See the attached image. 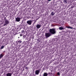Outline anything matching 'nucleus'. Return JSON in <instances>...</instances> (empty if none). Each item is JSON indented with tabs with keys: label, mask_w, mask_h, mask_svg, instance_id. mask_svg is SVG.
I'll return each mask as SVG.
<instances>
[{
	"label": "nucleus",
	"mask_w": 76,
	"mask_h": 76,
	"mask_svg": "<svg viewBox=\"0 0 76 76\" xmlns=\"http://www.w3.org/2000/svg\"><path fill=\"white\" fill-rule=\"evenodd\" d=\"M49 32L51 34H55L56 33V29L54 28H51L49 29Z\"/></svg>",
	"instance_id": "f257e3e1"
},
{
	"label": "nucleus",
	"mask_w": 76,
	"mask_h": 76,
	"mask_svg": "<svg viewBox=\"0 0 76 76\" xmlns=\"http://www.w3.org/2000/svg\"><path fill=\"white\" fill-rule=\"evenodd\" d=\"M51 35V33L49 32L46 33L45 34V36L46 37V38H48V37H50Z\"/></svg>",
	"instance_id": "f03ea898"
},
{
	"label": "nucleus",
	"mask_w": 76,
	"mask_h": 76,
	"mask_svg": "<svg viewBox=\"0 0 76 76\" xmlns=\"http://www.w3.org/2000/svg\"><path fill=\"white\" fill-rule=\"evenodd\" d=\"M5 23L4 25V26L7 25L9 24V21L7 20H5Z\"/></svg>",
	"instance_id": "7ed1b4c3"
},
{
	"label": "nucleus",
	"mask_w": 76,
	"mask_h": 76,
	"mask_svg": "<svg viewBox=\"0 0 76 76\" xmlns=\"http://www.w3.org/2000/svg\"><path fill=\"white\" fill-rule=\"evenodd\" d=\"M32 21L31 20H28L27 21V23L29 25H31L32 24Z\"/></svg>",
	"instance_id": "20e7f679"
},
{
	"label": "nucleus",
	"mask_w": 76,
	"mask_h": 76,
	"mask_svg": "<svg viewBox=\"0 0 76 76\" xmlns=\"http://www.w3.org/2000/svg\"><path fill=\"white\" fill-rule=\"evenodd\" d=\"M40 71L39 70H36L35 72V75H39V73Z\"/></svg>",
	"instance_id": "39448f33"
},
{
	"label": "nucleus",
	"mask_w": 76,
	"mask_h": 76,
	"mask_svg": "<svg viewBox=\"0 0 76 76\" xmlns=\"http://www.w3.org/2000/svg\"><path fill=\"white\" fill-rule=\"evenodd\" d=\"M15 20L17 22H19L20 20V18L19 17L15 18Z\"/></svg>",
	"instance_id": "423d86ee"
},
{
	"label": "nucleus",
	"mask_w": 76,
	"mask_h": 76,
	"mask_svg": "<svg viewBox=\"0 0 76 76\" xmlns=\"http://www.w3.org/2000/svg\"><path fill=\"white\" fill-rule=\"evenodd\" d=\"M50 15L51 16H53V15H55V12H54L53 11H52Z\"/></svg>",
	"instance_id": "0eeeda50"
},
{
	"label": "nucleus",
	"mask_w": 76,
	"mask_h": 76,
	"mask_svg": "<svg viewBox=\"0 0 76 76\" xmlns=\"http://www.w3.org/2000/svg\"><path fill=\"white\" fill-rule=\"evenodd\" d=\"M36 27L37 29H39V28L40 27H41V25L39 24H37L36 26Z\"/></svg>",
	"instance_id": "6e6552de"
},
{
	"label": "nucleus",
	"mask_w": 76,
	"mask_h": 76,
	"mask_svg": "<svg viewBox=\"0 0 76 76\" xmlns=\"http://www.w3.org/2000/svg\"><path fill=\"white\" fill-rule=\"evenodd\" d=\"M43 76H48V74L46 72H45L43 75Z\"/></svg>",
	"instance_id": "1a4fd4ad"
},
{
	"label": "nucleus",
	"mask_w": 76,
	"mask_h": 76,
	"mask_svg": "<svg viewBox=\"0 0 76 76\" xmlns=\"http://www.w3.org/2000/svg\"><path fill=\"white\" fill-rule=\"evenodd\" d=\"M12 76V74L11 73H8L7 74V76Z\"/></svg>",
	"instance_id": "9d476101"
},
{
	"label": "nucleus",
	"mask_w": 76,
	"mask_h": 76,
	"mask_svg": "<svg viewBox=\"0 0 76 76\" xmlns=\"http://www.w3.org/2000/svg\"><path fill=\"white\" fill-rule=\"evenodd\" d=\"M4 56V55L3 54V53H1V55H0V59H1V58H2V57H3Z\"/></svg>",
	"instance_id": "9b49d317"
},
{
	"label": "nucleus",
	"mask_w": 76,
	"mask_h": 76,
	"mask_svg": "<svg viewBox=\"0 0 76 76\" xmlns=\"http://www.w3.org/2000/svg\"><path fill=\"white\" fill-rule=\"evenodd\" d=\"M59 29L60 30H63V29H64V28L62 27H59Z\"/></svg>",
	"instance_id": "f8f14e48"
},
{
	"label": "nucleus",
	"mask_w": 76,
	"mask_h": 76,
	"mask_svg": "<svg viewBox=\"0 0 76 76\" xmlns=\"http://www.w3.org/2000/svg\"><path fill=\"white\" fill-rule=\"evenodd\" d=\"M64 3H65V4H66V3H67V0H64Z\"/></svg>",
	"instance_id": "ddd939ff"
},
{
	"label": "nucleus",
	"mask_w": 76,
	"mask_h": 76,
	"mask_svg": "<svg viewBox=\"0 0 76 76\" xmlns=\"http://www.w3.org/2000/svg\"><path fill=\"white\" fill-rule=\"evenodd\" d=\"M66 28H70V29H73V28L70 27V26H66Z\"/></svg>",
	"instance_id": "4468645a"
},
{
	"label": "nucleus",
	"mask_w": 76,
	"mask_h": 76,
	"mask_svg": "<svg viewBox=\"0 0 76 76\" xmlns=\"http://www.w3.org/2000/svg\"><path fill=\"white\" fill-rule=\"evenodd\" d=\"M22 41H20V40H19V41H17V42L18 43H22Z\"/></svg>",
	"instance_id": "2eb2a0df"
},
{
	"label": "nucleus",
	"mask_w": 76,
	"mask_h": 76,
	"mask_svg": "<svg viewBox=\"0 0 76 76\" xmlns=\"http://www.w3.org/2000/svg\"><path fill=\"white\" fill-rule=\"evenodd\" d=\"M4 46H2L1 47V49H3Z\"/></svg>",
	"instance_id": "dca6fc26"
},
{
	"label": "nucleus",
	"mask_w": 76,
	"mask_h": 76,
	"mask_svg": "<svg viewBox=\"0 0 76 76\" xmlns=\"http://www.w3.org/2000/svg\"><path fill=\"white\" fill-rule=\"evenodd\" d=\"M21 33H25V31L24 30L22 31Z\"/></svg>",
	"instance_id": "f3484780"
},
{
	"label": "nucleus",
	"mask_w": 76,
	"mask_h": 76,
	"mask_svg": "<svg viewBox=\"0 0 76 76\" xmlns=\"http://www.w3.org/2000/svg\"><path fill=\"white\" fill-rule=\"evenodd\" d=\"M57 75H60V73L59 72H58L57 73Z\"/></svg>",
	"instance_id": "a211bd4d"
},
{
	"label": "nucleus",
	"mask_w": 76,
	"mask_h": 76,
	"mask_svg": "<svg viewBox=\"0 0 76 76\" xmlns=\"http://www.w3.org/2000/svg\"><path fill=\"white\" fill-rule=\"evenodd\" d=\"M23 37L24 38H26V36L25 35H23Z\"/></svg>",
	"instance_id": "6ab92c4d"
},
{
	"label": "nucleus",
	"mask_w": 76,
	"mask_h": 76,
	"mask_svg": "<svg viewBox=\"0 0 76 76\" xmlns=\"http://www.w3.org/2000/svg\"><path fill=\"white\" fill-rule=\"evenodd\" d=\"M20 37H22V34H20Z\"/></svg>",
	"instance_id": "aec40b11"
},
{
	"label": "nucleus",
	"mask_w": 76,
	"mask_h": 76,
	"mask_svg": "<svg viewBox=\"0 0 76 76\" xmlns=\"http://www.w3.org/2000/svg\"><path fill=\"white\" fill-rule=\"evenodd\" d=\"M48 1H51V0H48Z\"/></svg>",
	"instance_id": "412c9836"
},
{
	"label": "nucleus",
	"mask_w": 76,
	"mask_h": 76,
	"mask_svg": "<svg viewBox=\"0 0 76 76\" xmlns=\"http://www.w3.org/2000/svg\"><path fill=\"white\" fill-rule=\"evenodd\" d=\"M4 20H7V19H6V18H4Z\"/></svg>",
	"instance_id": "4be33fe9"
},
{
	"label": "nucleus",
	"mask_w": 76,
	"mask_h": 76,
	"mask_svg": "<svg viewBox=\"0 0 76 76\" xmlns=\"http://www.w3.org/2000/svg\"><path fill=\"white\" fill-rule=\"evenodd\" d=\"M26 69H28V67H26Z\"/></svg>",
	"instance_id": "5701e85b"
}]
</instances>
